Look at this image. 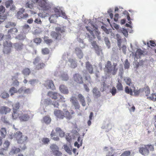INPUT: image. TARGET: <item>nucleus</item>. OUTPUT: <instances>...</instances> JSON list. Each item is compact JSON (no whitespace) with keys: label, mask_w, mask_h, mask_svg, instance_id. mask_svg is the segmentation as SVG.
Here are the masks:
<instances>
[{"label":"nucleus","mask_w":156,"mask_h":156,"mask_svg":"<svg viewBox=\"0 0 156 156\" xmlns=\"http://www.w3.org/2000/svg\"><path fill=\"white\" fill-rule=\"evenodd\" d=\"M117 64L114 63L112 65V63L110 61H108L105 65V70L108 73H110L113 75H115L118 71V68L116 67Z\"/></svg>","instance_id":"1"},{"label":"nucleus","mask_w":156,"mask_h":156,"mask_svg":"<svg viewBox=\"0 0 156 156\" xmlns=\"http://www.w3.org/2000/svg\"><path fill=\"white\" fill-rule=\"evenodd\" d=\"M117 64L114 63L112 65V63L110 61H108L105 65V70L108 73H110L113 75H115L118 71V68L116 67Z\"/></svg>","instance_id":"2"},{"label":"nucleus","mask_w":156,"mask_h":156,"mask_svg":"<svg viewBox=\"0 0 156 156\" xmlns=\"http://www.w3.org/2000/svg\"><path fill=\"white\" fill-rule=\"evenodd\" d=\"M154 148L153 145H144V147H140L139 149V152L142 154L146 156L149 153V151H154Z\"/></svg>","instance_id":"3"},{"label":"nucleus","mask_w":156,"mask_h":156,"mask_svg":"<svg viewBox=\"0 0 156 156\" xmlns=\"http://www.w3.org/2000/svg\"><path fill=\"white\" fill-rule=\"evenodd\" d=\"M55 31H52L51 33V35L52 37L54 38L55 40L59 41L61 39V35L60 33H62L65 32V30L63 29H62L61 27H57L55 28Z\"/></svg>","instance_id":"4"},{"label":"nucleus","mask_w":156,"mask_h":156,"mask_svg":"<svg viewBox=\"0 0 156 156\" xmlns=\"http://www.w3.org/2000/svg\"><path fill=\"white\" fill-rule=\"evenodd\" d=\"M40 58L39 57L35 58L33 61V63L34 65L35 70H40L44 69L45 66V64L43 62H40Z\"/></svg>","instance_id":"5"},{"label":"nucleus","mask_w":156,"mask_h":156,"mask_svg":"<svg viewBox=\"0 0 156 156\" xmlns=\"http://www.w3.org/2000/svg\"><path fill=\"white\" fill-rule=\"evenodd\" d=\"M4 46L3 52L5 54L8 55L11 52L12 43L9 41H5L3 43Z\"/></svg>","instance_id":"6"},{"label":"nucleus","mask_w":156,"mask_h":156,"mask_svg":"<svg viewBox=\"0 0 156 156\" xmlns=\"http://www.w3.org/2000/svg\"><path fill=\"white\" fill-rule=\"evenodd\" d=\"M73 79L74 82L79 84H82L83 83V79L82 76L78 73H75L73 75Z\"/></svg>","instance_id":"7"},{"label":"nucleus","mask_w":156,"mask_h":156,"mask_svg":"<svg viewBox=\"0 0 156 156\" xmlns=\"http://www.w3.org/2000/svg\"><path fill=\"white\" fill-rule=\"evenodd\" d=\"M18 32L17 29L15 28H13L9 30L7 34L5 36L6 39H10L11 38V36L16 35Z\"/></svg>","instance_id":"8"},{"label":"nucleus","mask_w":156,"mask_h":156,"mask_svg":"<svg viewBox=\"0 0 156 156\" xmlns=\"http://www.w3.org/2000/svg\"><path fill=\"white\" fill-rule=\"evenodd\" d=\"M54 114L57 119H62L65 117L64 113L60 110H55L54 111Z\"/></svg>","instance_id":"9"},{"label":"nucleus","mask_w":156,"mask_h":156,"mask_svg":"<svg viewBox=\"0 0 156 156\" xmlns=\"http://www.w3.org/2000/svg\"><path fill=\"white\" fill-rule=\"evenodd\" d=\"M70 101L74 106L75 109H80V106L75 97H72L70 99Z\"/></svg>","instance_id":"10"},{"label":"nucleus","mask_w":156,"mask_h":156,"mask_svg":"<svg viewBox=\"0 0 156 156\" xmlns=\"http://www.w3.org/2000/svg\"><path fill=\"white\" fill-rule=\"evenodd\" d=\"M85 65L86 71L90 74H92L94 73V68L93 66L89 61L86 62Z\"/></svg>","instance_id":"11"},{"label":"nucleus","mask_w":156,"mask_h":156,"mask_svg":"<svg viewBox=\"0 0 156 156\" xmlns=\"http://www.w3.org/2000/svg\"><path fill=\"white\" fill-rule=\"evenodd\" d=\"M29 113L27 112L22 113V114L19 117L20 119L22 121H28L30 118Z\"/></svg>","instance_id":"12"},{"label":"nucleus","mask_w":156,"mask_h":156,"mask_svg":"<svg viewBox=\"0 0 156 156\" xmlns=\"http://www.w3.org/2000/svg\"><path fill=\"white\" fill-rule=\"evenodd\" d=\"M46 87L47 89H51L54 90L55 89V87L53 82L51 80H48L45 82Z\"/></svg>","instance_id":"13"},{"label":"nucleus","mask_w":156,"mask_h":156,"mask_svg":"<svg viewBox=\"0 0 156 156\" xmlns=\"http://www.w3.org/2000/svg\"><path fill=\"white\" fill-rule=\"evenodd\" d=\"M10 111L11 109L7 107L3 106L0 107V113L1 114H6Z\"/></svg>","instance_id":"14"},{"label":"nucleus","mask_w":156,"mask_h":156,"mask_svg":"<svg viewBox=\"0 0 156 156\" xmlns=\"http://www.w3.org/2000/svg\"><path fill=\"white\" fill-rule=\"evenodd\" d=\"M48 95L55 100L57 99L60 96V94L57 93L49 91L48 93Z\"/></svg>","instance_id":"15"},{"label":"nucleus","mask_w":156,"mask_h":156,"mask_svg":"<svg viewBox=\"0 0 156 156\" xmlns=\"http://www.w3.org/2000/svg\"><path fill=\"white\" fill-rule=\"evenodd\" d=\"M78 98L82 105L84 107L86 105V103L84 97L80 94H78Z\"/></svg>","instance_id":"16"},{"label":"nucleus","mask_w":156,"mask_h":156,"mask_svg":"<svg viewBox=\"0 0 156 156\" xmlns=\"http://www.w3.org/2000/svg\"><path fill=\"white\" fill-rule=\"evenodd\" d=\"M59 90L60 91L64 94H67L69 91L67 87L64 85H62L59 87Z\"/></svg>","instance_id":"17"},{"label":"nucleus","mask_w":156,"mask_h":156,"mask_svg":"<svg viewBox=\"0 0 156 156\" xmlns=\"http://www.w3.org/2000/svg\"><path fill=\"white\" fill-rule=\"evenodd\" d=\"M75 53L77 56L80 59L82 58L83 57V54L81 49L79 48H75Z\"/></svg>","instance_id":"18"},{"label":"nucleus","mask_w":156,"mask_h":156,"mask_svg":"<svg viewBox=\"0 0 156 156\" xmlns=\"http://www.w3.org/2000/svg\"><path fill=\"white\" fill-rule=\"evenodd\" d=\"M104 149L105 151H108L107 154V156H113L114 155V150L112 147L108 148V147H105Z\"/></svg>","instance_id":"19"},{"label":"nucleus","mask_w":156,"mask_h":156,"mask_svg":"<svg viewBox=\"0 0 156 156\" xmlns=\"http://www.w3.org/2000/svg\"><path fill=\"white\" fill-rule=\"evenodd\" d=\"M25 9L22 8L20 9L19 11H18L16 15V16L17 18L19 19H21L23 18V13L24 12Z\"/></svg>","instance_id":"20"},{"label":"nucleus","mask_w":156,"mask_h":156,"mask_svg":"<svg viewBox=\"0 0 156 156\" xmlns=\"http://www.w3.org/2000/svg\"><path fill=\"white\" fill-rule=\"evenodd\" d=\"M86 28L87 29V30L90 33L91 35L92 36V37H90V36L88 35V38H89V41H91L93 40L94 38H95V37L94 35V34L93 31L89 28V27H88L87 26L86 27Z\"/></svg>","instance_id":"21"},{"label":"nucleus","mask_w":156,"mask_h":156,"mask_svg":"<svg viewBox=\"0 0 156 156\" xmlns=\"http://www.w3.org/2000/svg\"><path fill=\"white\" fill-rule=\"evenodd\" d=\"M93 93L95 97L98 98L101 96V93L96 87H94L93 90Z\"/></svg>","instance_id":"22"},{"label":"nucleus","mask_w":156,"mask_h":156,"mask_svg":"<svg viewBox=\"0 0 156 156\" xmlns=\"http://www.w3.org/2000/svg\"><path fill=\"white\" fill-rule=\"evenodd\" d=\"M65 113V117H66L67 119H70L72 117V114H73L74 113V111L72 110L71 111V113L69 112L68 110L64 111Z\"/></svg>","instance_id":"23"},{"label":"nucleus","mask_w":156,"mask_h":156,"mask_svg":"<svg viewBox=\"0 0 156 156\" xmlns=\"http://www.w3.org/2000/svg\"><path fill=\"white\" fill-rule=\"evenodd\" d=\"M20 139L17 142L18 143L22 144L25 143L27 141L28 137L26 136L23 135Z\"/></svg>","instance_id":"24"},{"label":"nucleus","mask_w":156,"mask_h":156,"mask_svg":"<svg viewBox=\"0 0 156 156\" xmlns=\"http://www.w3.org/2000/svg\"><path fill=\"white\" fill-rule=\"evenodd\" d=\"M20 149L19 148L14 147L11 149L10 153L12 154H16L20 152Z\"/></svg>","instance_id":"25"},{"label":"nucleus","mask_w":156,"mask_h":156,"mask_svg":"<svg viewBox=\"0 0 156 156\" xmlns=\"http://www.w3.org/2000/svg\"><path fill=\"white\" fill-rule=\"evenodd\" d=\"M56 15H52L49 18L50 23H54L56 22V19L58 18Z\"/></svg>","instance_id":"26"},{"label":"nucleus","mask_w":156,"mask_h":156,"mask_svg":"<svg viewBox=\"0 0 156 156\" xmlns=\"http://www.w3.org/2000/svg\"><path fill=\"white\" fill-rule=\"evenodd\" d=\"M23 44L22 43H16L15 44V47L17 50H21L22 49Z\"/></svg>","instance_id":"27"},{"label":"nucleus","mask_w":156,"mask_h":156,"mask_svg":"<svg viewBox=\"0 0 156 156\" xmlns=\"http://www.w3.org/2000/svg\"><path fill=\"white\" fill-rule=\"evenodd\" d=\"M124 80L126 83L128 85L130 86L133 85V83L132 82V80L130 78L127 77H125Z\"/></svg>","instance_id":"28"},{"label":"nucleus","mask_w":156,"mask_h":156,"mask_svg":"<svg viewBox=\"0 0 156 156\" xmlns=\"http://www.w3.org/2000/svg\"><path fill=\"white\" fill-rule=\"evenodd\" d=\"M22 133L20 131H17L15 133V137L16 138L17 142L20 138L22 136Z\"/></svg>","instance_id":"29"},{"label":"nucleus","mask_w":156,"mask_h":156,"mask_svg":"<svg viewBox=\"0 0 156 156\" xmlns=\"http://www.w3.org/2000/svg\"><path fill=\"white\" fill-rule=\"evenodd\" d=\"M30 30V28L28 24H25L23 27V30L24 32L28 33Z\"/></svg>","instance_id":"30"},{"label":"nucleus","mask_w":156,"mask_h":156,"mask_svg":"<svg viewBox=\"0 0 156 156\" xmlns=\"http://www.w3.org/2000/svg\"><path fill=\"white\" fill-rule=\"evenodd\" d=\"M55 131L59 133V135L61 137H62L64 136L65 133L60 128H56Z\"/></svg>","instance_id":"31"},{"label":"nucleus","mask_w":156,"mask_h":156,"mask_svg":"<svg viewBox=\"0 0 156 156\" xmlns=\"http://www.w3.org/2000/svg\"><path fill=\"white\" fill-rule=\"evenodd\" d=\"M125 91L126 93L127 94H129L131 95H133V91L132 89L129 88L127 86L125 87Z\"/></svg>","instance_id":"32"},{"label":"nucleus","mask_w":156,"mask_h":156,"mask_svg":"<svg viewBox=\"0 0 156 156\" xmlns=\"http://www.w3.org/2000/svg\"><path fill=\"white\" fill-rule=\"evenodd\" d=\"M22 73L24 75L27 76L29 75L31 73V71L29 68H26L23 69Z\"/></svg>","instance_id":"33"},{"label":"nucleus","mask_w":156,"mask_h":156,"mask_svg":"<svg viewBox=\"0 0 156 156\" xmlns=\"http://www.w3.org/2000/svg\"><path fill=\"white\" fill-rule=\"evenodd\" d=\"M51 118L48 116H45L43 119V122L46 124H49L51 122Z\"/></svg>","instance_id":"34"},{"label":"nucleus","mask_w":156,"mask_h":156,"mask_svg":"<svg viewBox=\"0 0 156 156\" xmlns=\"http://www.w3.org/2000/svg\"><path fill=\"white\" fill-rule=\"evenodd\" d=\"M1 135L2 137L5 138L6 134V130L5 128H2L0 130Z\"/></svg>","instance_id":"35"},{"label":"nucleus","mask_w":156,"mask_h":156,"mask_svg":"<svg viewBox=\"0 0 156 156\" xmlns=\"http://www.w3.org/2000/svg\"><path fill=\"white\" fill-rule=\"evenodd\" d=\"M69 61L71 63V67L74 68L77 66V65L76 62L75 60L70 59H69Z\"/></svg>","instance_id":"36"},{"label":"nucleus","mask_w":156,"mask_h":156,"mask_svg":"<svg viewBox=\"0 0 156 156\" xmlns=\"http://www.w3.org/2000/svg\"><path fill=\"white\" fill-rule=\"evenodd\" d=\"M50 148L52 151V153H54L55 151L59 150V148L55 144H52L51 145Z\"/></svg>","instance_id":"37"},{"label":"nucleus","mask_w":156,"mask_h":156,"mask_svg":"<svg viewBox=\"0 0 156 156\" xmlns=\"http://www.w3.org/2000/svg\"><path fill=\"white\" fill-rule=\"evenodd\" d=\"M116 87L119 91H122L123 90V87L122 84L119 81L117 84Z\"/></svg>","instance_id":"38"},{"label":"nucleus","mask_w":156,"mask_h":156,"mask_svg":"<svg viewBox=\"0 0 156 156\" xmlns=\"http://www.w3.org/2000/svg\"><path fill=\"white\" fill-rule=\"evenodd\" d=\"M117 39V44L118 47L120 48V49L121 48V45L122 43L121 39L120 38L119 35L117 34L116 35Z\"/></svg>","instance_id":"39"},{"label":"nucleus","mask_w":156,"mask_h":156,"mask_svg":"<svg viewBox=\"0 0 156 156\" xmlns=\"http://www.w3.org/2000/svg\"><path fill=\"white\" fill-rule=\"evenodd\" d=\"M61 11L62 10H60L57 8H55L54 9V12L55 14L53 15H56V16H57V17H58L59 16H61V15L60 14L61 13Z\"/></svg>","instance_id":"40"},{"label":"nucleus","mask_w":156,"mask_h":156,"mask_svg":"<svg viewBox=\"0 0 156 156\" xmlns=\"http://www.w3.org/2000/svg\"><path fill=\"white\" fill-rule=\"evenodd\" d=\"M33 4L31 2H27L26 3L25 7L26 8L32 9L33 7Z\"/></svg>","instance_id":"41"},{"label":"nucleus","mask_w":156,"mask_h":156,"mask_svg":"<svg viewBox=\"0 0 156 156\" xmlns=\"http://www.w3.org/2000/svg\"><path fill=\"white\" fill-rule=\"evenodd\" d=\"M10 144V142H9V141L8 140L5 141L3 144V146L4 147V148L5 149V150L7 151L9 147Z\"/></svg>","instance_id":"42"},{"label":"nucleus","mask_w":156,"mask_h":156,"mask_svg":"<svg viewBox=\"0 0 156 156\" xmlns=\"http://www.w3.org/2000/svg\"><path fill=\"white\" fill-rule=\"evenodd\" d=\"M2 98L3 99H5L9 97V94L5 91L3 92L0 95Z\"/></svg>","instance_id":"43"},{"label":"nucleus","mask_w":156,"mask_h":156,"mask_svg":"<svg viewBox=\"0 0 156 156\" xmlns=\"http://www.w3.org/2000/svg\"><path fill=\"white\" fill-rule=\"evenodd\" d=\"M61 77L62 80L64 81H67L69 79L68 75L65 73L62 74L61 75Z\"/></svg>","instance_id":"44"},{"label":"nucleus","mask_w":156,"mask_h":156,"mask_svg":"<svg viewBox=\"0 0 156 156\" xmlns=\"http://www.w3.org/2000/svg\"><path fill=\"white\" fill-rule=\"evenodd\" d=\"M9 92L11 93V95L12 96L14 94V93H17V91L16 88L13 87L10 89Z\"/></svg>","instance_id":"45"},{"label":"nucleus","mask_w":156,"mask_h":156,"mask_svg":"<svg viewBox=\"0 0 156 156\" xmlns=\"http://www.w3.org/2000/svg\"><path fill=\"white\" fill-rule=\"evenodd\" d=\"M124 66L125 69H128L129 68L130 63L129 62H128V61L127 59H126L125 61Z\"/></svg>","instance_id":"46"},{"label":"nucleus","mask_w":156,"mask_h":156,"mask_svg":"<svg viewBox=\"0 0 156 156\" xmlns=\"http://www.w3.org/2000/svg\"><path fill=\"white\" fill-rule=\"evenodd\" d=\"M13 2L12 0H8L5 2V5L6 8H9L13 3Z\"/></svg>","instance_id":"47"},{"label":"nucleus","mask_w":156,"mask_h":156,"mask_svg":"<svg viewBox=\"0 0 156 156\" xmlns=\"http://www.w3.org/2000/svg\"><path fill=\"white\" fill-rule=\"evenodd\" d=\"M12 117L14 119L17 118L19 116V115L17 112V111L13 110V113H12Z\"/></svg>","instance_id":"48"},{"label":"nucleus","mask_w":156,"mask_h":156,"mask_svg":"<svg viewBox=\"0 0 156 156\" xmlns=\"http://www.w3.org/2000/svg\"><path fill=\"white\" fill-rule=\"evenodd\" d=\"M44 41L47 44H50L53 41L51 39H48L47 37H45L44 38Z\"/></svg>","instance_id":"49"},{"label":"nucleus","mask_w":156,"mask_h":156,"mask_svg":"<svg viewBox=\"0 0 156 156\" xmlns=\"http://www.w3.org/2000/svg\"><path fill=\"white\" fill-rule=\"evenodd\" d=\"M131 153L130 151H126L122 153L120 156H129Z\"/></svg>","instance_id":"50"},{"label":"nucleus","mask_w":156,"mask_h":156,"mask_svg":"<svg viewBox=\"0 0 156 156\" xmlns=\"http://www.w3.org/2000/svg\"><path fill=\"white\" fill-rule=\"evenodd\" d=\"M64 148L67 152L70 154H72L71 150L67 145H64Z\"/></svg>","instance_id":"51"},{"label":"nucleus","mask_w":156,"mask_h":156,"mask_svg":"<svg viewBox=\"0 0 156 156\" xmlns=\"http://www.w3.org/2000/svg\"><path fill=\"white\" fill-rule=\"evenodd\" d=\"M110 92L111 93L112 95L114 96L117 92V90L115 87H113L110 90Z\"/></svg>","instance_id":"52"},{"label":"nucleus","mask_w":156,"mask_h":156,"mask_svg":"<svg viewBox=\"0 0 156 156\" xmlns=\"http://www.w3.org/2000/svg\"><path fill=\"white\" fill-rule=\"evenodd\" d=\"M20 107V104L19 103H17L13 105V109L14 111H17L19 109Z\"/></svg>","instance_id":"53"},{"label":"nucleus","mask_w":156,"mask_h":156,"mask_svg":"<svg viewBox=\"0 0 156 156\" xmlns=\"http://www.w3.org/2000/svg\"><path fill=\"white\" fill-rule=\"evenodd\" d=\"M41 141L44 144H48L50 140L48 138H43L42 139Z\"/></svg>","instance_id":"54"},{"label":"nucleus","mask_w":156,"mask_h":156,"mask_svg":"<svg viewBox=\"0 0 156 156\" xmlns=\"http://www.w3.org/2000/svg\"><path fill=\"white\" fill-rule=\"evenodd\" d=\"M49 52V50L47 48H43L42 50V53L44 55L48 54Z\"/></svg>","instance_id":"55"},{"label":"nucleus","mask_w":156,"mask_h":156,"mask_svg":"<svg viewBox=\"0 0 156 156\" xmlns=\"http://www.w3.org/2000/svg\"><path fill=\"white\" fill-rule=\"evenodd\" d=\"M105 43L108 48L110 47V42L109 40L108 37H105Z\"/></svg>","instance_id":"56"},{"label":"nucleus","mask_w":156,"mask_h":156,"mask_svg":"<svg viewBox=\"0 0 156 156\" xmlns=\"http://www.w3.org/2000/svg\"><path fill=\"white\" fill-rule=\"evenodd\" d=\"M13 26H15V24L12 23L10 22H8L5 25V27L6 28H10L11 27H12Z\"/></svg>","instance_id":"57"},{"label":"nucleus","mask_w":156,"mask_h":156,"mask_svg":"<svg viewBox=\"0 0 156 156\" xmlns=\"http://www.w3.org/2000/svg\"><path fill=\"white\" fill-rule=\"evenodd\" d=\"M134 93V95L135 96H138L139 95L140 92V89L136 90L134 89L133 91Z\"/></svg>","instance_id":"58"},{"label":"nucleus","mask_w":156,"mask_h":156,"mask_svg":"<svg viewBox=\"0 0 156 156\" xmlns=\"http://www.w3.org/2000/svg\"><path fill=\"white\" fill-rule=\"evenodd\" d=\"M53 153L55 156H61L62 155V153L59 151V150L55 151Z\"/></svg>","instance_id":"59"},{"label":"nucleus","mask_w":156,"mask_h":156,"mask_svg":"<svg viewBox=\"0 0 156 156\" xmlns=\"http://www.w3.org/2000/svg\"><path fill=\"white\" fill-rule=\"evenodd\" d=\"M41 39L40 38H36L34 40V41L36 44H38L41 43Z\"/></svg>","instance_id":"60"},{"label":"nucleus","mask_w":156,"mask_h":156,"mask_svg":"<svg viewBox=\"0 0 156 156\" xmlns=\"http://www.w3.org/2000/svg\"><path fill=\"white\" fill-rule=\"evenodd\" d=\"M5 7L2 5L0 6V14L3 13L5 11Z\"/></svg>","instance_id":"61"},{"label":"nucleus","mask_w":156,"mask_h":156,"mask_svg":"<svg viewBox=\"0 0 156 156\" xmlns=\"http://www.w3.org/2000/svg\"><path fill=\"white\" fill-rule=\"evenodd\" d=\"M122 32L126 37H127L128 35V32L126 29H123V30H122Z\"/></svg>","instance_id":"62"},{"label":"nucleus","mask_w":156,"mask_h":156,"mask_svg":"<svg viewBox=\"0 0 156 156\" xmlns=\"http://www.w3.org/2000/svg\"><path fill=\"white\" fill-rule=\"evenodd\" d=\"M143 54V51L140 49H138L136 52V55H141Z\"/></svg>","instance_id":"63"},{"label":"nucleus","mask_w":156,"mask_h":156,"mask_svg":"<svg viewBox=\"0 0 156 156\" xmlns=\"http://www.w3.org/2000/svg\"><path fill=\"white\" fill-rule=\"evenodd\" d=\"M151 100L153 101H156V95L155 94H153L151 97H149Z\"/></svg>","instance_id":"64"}]
</instances>
